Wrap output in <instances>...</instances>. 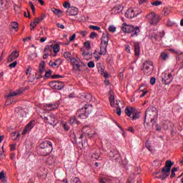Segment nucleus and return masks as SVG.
Instances as JSON below:
<instances>
[{"mask_svg":"<svg viewBox=\"0 0 183 183\" xmlns=\"http://www.w3.org/2000/svg\"><path fill=\"white\" fill-rule=\"evenodd\" d=\"M52 149H54L52 147V142L50 141H44L40 143L38 147V154L41 155V157H46L52 152Z\"/></svg>","mask_w":183,"mask_h":183,"instance_id":"obj_1","label":"nucleus"},{"mask_svg":"<svg viewBox=\"0 0 183 183\" xmlns=\"http://www.w3.org/2000/svg\"><path fill=\"white\" fill-rule=\"evenodd\" d=\"M158 118L157 107H149L145 112L144 122H154Z\"/></svg>","mask_w":183,"mask_h":183,"instance_id":"obj_2","label":"nucleus"},{"mask_svg":"<svg viewBox=\"0 0 183 183\" xmlns=\"http://www.w3.org/2000/svg\"><path fill=\"white\" fill-rule=\"evenodd\" d=\"M94 107L91 104H85L81 109H79L76 112V115L81 119H86L89 116V114L92 112Z\"/></svg>","mask_w":183,"mask_h":183,"instance_id":"obj_3","label":"nucleus"},{"mask_svg":"<svg viewBox=\"0 0 183 183\" xmlns=\"http://www.w3.org/2000/svg\"><path fill=\"white\" fill-rule=\"evenodd\" d=\"M109 36H111V34L109 33H103L101 38L100 51L99 53V55H106L108 42H109Z\"/></svg>","mask_w":183,"mask_h":183,"instance_id":"obj_4","label":"nucleus"},{"mask_svg":"<svg viewBox=\"0 0 183 183\" xmlns=\"http://www.w3.org/2000/svg\"><path fill=\"white\" fill-rule=\"evenodd\" d=\"M40 117L43 119L44 122L49 124L50 125H56L58 124V120L55 114L50 113L48 115L44 112L40 115Z\"/></svg>","mask_w":183,"mask_h":183,"instance_id":"obj_5","label":"nucleus"},{"mask_svg":"<svg viewBox=\"0 0 183 183\" xmlns=\"http://www.w3.org/2000/svg\"><path fill=\"white\" fill-rule=\"evenodd\" d=\"M143 71L144 75L147 76L152 74V71H154V64L151 61H146L143 64Z\"/></svg>","mask_w":183,"mask_h":183,"instance_id":"obj_6","label":"nucleus"},{"mask_svg":"<svg viewBox=\"0 0 183 183\" xmlns=\"http://www.w3.org/2000/svg\"><path fill=\"white\" fill-rule=\"evenodd\" d=\"M174 79V77L172 76V74L169 73H162V81L164 85H169L171 82H172V80Z\"/></svg>","mask_w":183,"mask_h":183,"instance_id":"obj_7","label":"nucleus"},{"mask_svg":"<svg viewBox=\"0 0 183 183\" xmlns=\"http://www.w3.org/2000/svg\"><path fill=\"white\" fill-rule=\"evenodd\" d=\"M49 86L52 88V89H57V91H61V89H64V82L59 81H52L49 84Z\"/></svg>","mask_w":183,"mask_h":183,"instance_id":"obj_8","label":"nucleus"},{"mask_svg":"<svg viewBox=\"0 0 183 183\" xmlns=\"http://www.w3.org/2000/svg\"><path fill=\"white\" fill-rule=\"evenodd\" d=\"M125 114H127V117H131L132 115V119H138L139 118V114L135 113V109L134 107H127L124 110Z\"/></svg>","mask_w":183,"mask_h":183,"instance_id":"obj_9","label":"nucleus"},{"mask_svg":"<svg viewBox=\"0 0 183 183\" xmlns=\"http://www.w3.org/2000/svg\"><path fill=\"white\" fill-rule=\"evenodd\" d=\"M149 22L151 25H157L159 21H160L161 18L159 16H157L154 12H152L148 15Z\"/></svg>","mask_w":183,"mask_h":183,"instance_id":"obj_10","label":"nucleus"},{"mask_svg":"<svg viewBox=\"0 0 183 183\" xmlns=\"http://www.w3.org/2000/svg\"><path fill=\"white\" fill-rule=\"evenodd\" d=\"M45 61H41L39 66V70L36 72V79H41L44 76V72H45Z\"/></svg>","mask_w":183,"mask_h":183,"instance_id":"obj_11","label":"nucleus"},{"mask_svg":"<svg viewBox=\"0 0 183 183\" xmlns=\"http://www.w3.org/2000/svg\"><path fill=\"white\" fill-rule=\"evenodd\" d=\"M138 16V12H137V9H129L124 14V16L129 19H132L135 16Z\"/></svg>","mask_w":183,"mask_h":183,"instance_id":"obj_12","label":"nucleus"},{"mask_svg":"<svg viewBox=\"0 0 183 183\" xmlns=\"http://www.w3.org/2000/svg\"><path fill=\"white\" fill-rule=\"evenodd\" d=\"M75 71H79V72H84L85 69H86V64H84V62L79 61L75 66H73Z\"/></svg>","mask_w":183,"mask_h":183,"instance_id":"obj_13","label":"nucleus"},{"mask_svg":"<svg viewBox=\"0 0 183 183\" xmlns=\"http://www.w3.org/2000/svg\"><path fill=\"white\" fill-rule=\"evenodd\" d=\"M162 174L159 175V177H156V178H158L159 179H162V181H164L167 177H169V174H171V170H168V169L162 168Z\"/></svg>","mask_w":183,"mask_h":183,"instance_id":"obj_14","label":"nucleus"},{"mask_svg":"<svg viewBox=\"0 0 183 183\" xmlns=\"http://www.w3.org/2000/svg\"><path fill=\"white\" fill-rule=\"evenodd\" d=\"M58 107H59V103H51L44 105V109H45L46 111H54V109H56Z\"/></svg>","mask_w":183,"mask_h":183,"instance_id":"obj_15","label":"nucleus"},{"mask_svg":"<svg viewBox=\"0 0 183 183\" xmlns=\"http://www.w3.org/2000/svg\"><path fill=\"white\" fill-rule=\"evenodd\" d=\"M133 25H128L127 23H123L121 29L124 34H129L131 30L133 29Z\"/></svg>","mask_w":183,"mask_h":183,"instance_id":"obj_16","label":"nucleus"},{"mask_svg":"<svg viewBox=\"0 0 183 183\" xmlns=\"http://www.w3.org/2000/svg\"><path fill=\"white\" fill-rule=\"evenodd\" d=\"M34 127H35V121H31L23 130V135L28 134V132H29V131H31Z\"/></svg>","mask_w":183,"mask_h":183,"instance_id":"obj_17","label":"nucleus"},{"mask_svg":"<svg viewBox=\"0 0 183 183\" xmlns=\"http://www.w3.org/2000/svg\"><path fill=\"white\" fill-rule=\"evenodd\" d=\"M78 8L76 7H71L70 9H68L66 11V15H70L71 16H74L75 15H78Z\"/></svg>","mask_w":183,"mask_h":183,"instance_id":"obj_18","label":"nucleus"},{"mask_svg":"<svg viewBox=\"0 0 183 183\" xmlns=\"http://www.w3.org/2000/svg\"><path fill=\"white\" fill-rule=\"evenodd\" d=\"M62 64V59H57L54 61H50L49 65L52 68H59V65Z\"/></svg>","mask_w":183,"mask_h":183,"instance_id":"obj_19","label":"nucleus"},{"mask_svg":"<svg viewBox=\"0 0 183 183\" xmlns=\"http://www.w3.org/2000/svg\"><path fill=\"white\" fill-rule=\"evenodd\" d=\"M132 28L133 29L131 30V32L129 34H131V36H132L133 38H137V36L139 35V32H141V30H139V26H132Z\"/></svg>","mask_w":183,"mask_h":183,"instance_id":"obj_20","label":"nucleus"},{"mask_svg":"<svg viewBox=\"0 0 183 183\" xmlns=\"http://www.w3.org/2000/svg\"><path fill=\"white\" fill-rule=\"evenodd\" d=\"M124 11V6L121 4L116 5L112 9V14H119V12H122Z\"/></svg>","mask_w":183,"mask_h":183,"instance_id":"obj_21","label":"nucleus"},{"mask_svg":"<svg viewBox=\"0 0 183 183\" xmlns=\"http://www.w3.org/2000/svg\"><path fill=\"white\" fill-rule=\"evenodd\" d=\"M134 54L136 56H139L141 54V46L139 45V43L135 42L134 44Z\"/></svg>","mask_w":183,"mask_h":183,"instance_id":"obj_22","label":"nucleus"},{"mask_svg":"<svg viewBox=\"0 0 183 183\" xmlns=\"http://www.w3.org/2000/svg\"><path fill=\"white\" fill-rule=\"evenodd\" d=\"M22 94V90H16L15 92H11L8 94L7 98H11V97H16Z\"/></svg>","mask_w":183,"mask_h":183,"instance_id":"obj_23","label":"nucleus"},{"mask_svg":"<svg viewBox=\"0 0 183 183\" xmlns=\"http://www.w3.org/2000/svg\"><path fill=\"white\" fill-rule=\"evenodd\" d=\"M169 53L167 51H164L160 54V58L162 59V61H167L168 58H169Z\"/></svg>","mask_w":183,"mask_h":183,"instance_id":"obj_24","label":"nucleus"},{"mask_svg":"<svg viewBox=\"0 0 183 183\" xmlns=\"http://www.w3.org/2000/svg\"><path fill=\"white\" fill-rule=\"evenodd\" d=\"M109 156L110 158H118V152L116 149L111 150Z\"/></svg>","mask_w":183,"mask_h":183,"instance_id":"obj_25","label":"nucleus"},{"mask_svg":"<svg viewBox=\"0 0 183 183\" xmlns=\"http://www.w3.org/2000/svg\"><path fill=\"white\" fill-rule=\"evenodd\" d=\"M69 124H71V125H78L79 124V121L76 120V117H71L69 119Z\"/></svg>","mask_w":183,"mask_h":183,"instance_id":"obj_26","label":"nucleus"},{"mask_svg":"<svg viewBox=\"0 0 183 183\" xmlns=\"http://www.w3.org/2000/svg\"><path fill=\"white\" fill-rule=\"evenodd\" d=\"M172 165H174V163H172V162H171L170 160H167L166 162L165 166L163 168L171 171V167H172Z\"/></svg>","mask_w":183,"mask_h":183,"instance_id":"obj_27","label":"nucleus"},{"mask_svg":"<svg viewBox=\"0 0 183 183\" xmlns=\"http://www.w3.org/2000/svg\"><path fill=\"white\" fill-rule=\"evenodd\" d=\"M81 60L79 59H76L74 57H71V59H69V62H71L72 64L73 67L76 65V64Z\"/></svg>","mask_w":183,"mask_h":183,"instance_id":"obj_28","label":"nucleus"},{"mask_svg":"<svg viewBox=\"0 0 183 183\" xmlns=\"http://www.w3.org/2000/svg\"><path fill=\"white\" fill-rule=\"evenodd\" d=\"M64 56L69 62V60L72 58V54L69 51H66L64 53Z\"/></svg>","mask_w":183,"mask_h":183,"instance_id":"obj_29","label":"nucleus"},{"mask_svg":"<svg viewBox=\"0 0 183 183\" xmlns=\"http://www.w3.org/2000/svg\"><path fill=\"white\" fill-rule=\"evenodd\" d=\"M21 134L16 132H13L11 134V137L13 141H16V139H18V138H19Z\"/></svg>","mask_w":183,"mask_h":183,"instance_id":"obj_30","label":"nucleus"},{"mask_svg":"<svg viewBox=\"0 0 183 183\" xmlns=\"http://www.w3.org/2000/svg\"><path fill=\"white\" fill-rule=\"evenodd\" d=\"M44 52L51 55V54H52V45L46 46L44 48Z\"/></svg>","mask_w":183,"mask_h":183,"instance_id":"obj_31","label":"nucleus"},{"mask_svg":"<svg viewBox=\"0 0 183 183\" xmlns=\"http://www.w3.org/2000/svg\"><path fill=\"white\" fill-rule=\"evenodd\" d=\"M83 56H84V59H88V58H91V53L89 52V50L85 49L82 53ZM88 56V58L86 57Z\"/></svg>","mask_w":183,"mask_h":183,"instance_id":"obj_32","label":"nucleus"},{"mask_svg":"<svg viewBox=\"0 0 183 183\" xmlns=\"http://www.w3.org/2000/svg\"><path fill=\"white\" fill-rule=\"evenodd\" d=\"M39 24H41V21H39V19L35 18L34 21L31 23L30 26H32L34 25L36 26L37 25H39Z\"/></svg>","mask_w":183,"mask_h":183,"instance_id":"obj_33","label":"nucleus"},{"mask_svg":"<svg viewBox=\"0 0 183 183\" xmlns=\"http://www.w3.org/2000/svg\"><path fill=\"white\" fill-rule=\"evenodd\" d=\"M52 51L54 54H58V52H59V46L58 44L52 46Z\"/></svg>","mask_w":183,"mask_h":183,"instance_id":"obj_34","label":"nucleus"},{"mask_svg":"<svg viewBox=\"0 0 183 183\" xmlns=\"http://www.w3.org/2000/svg\"><path fill=\"white\" fill-rule=\"evenodd\" d=\"M51 74H52V70H48L46 71L45 74L43 75V78L48 79V78L51 76Z\"/></svg>","mask_w":183,"mask_h":183,"instance_id":"obj_35","label":"nucleus"},{"mask_svg":"<svg viewBox=\"0 0 183 183\" xmlns=\"http://www.w3.org/2000/svg\"><path fill=\"white\" fill-rule=\"evenodd\" d=\"M99 183H108V182H109V180L107 177H101L99 179Z\"/></svg>","mask_w":183,"mask_h":183,"instance_id":"obj_36","label":"nucleus"},{"mask_svg":"<svg viewBox=\"0 0 183 183\" xmlns=\"http://www.w3.org/2000/svg\"><path fill=\"white\" fill-rule=\"evenodd\" d=\"M89 28L90 29H93V31H99V29H101V27L98 26H94V25L89 26Z\"/></svg>","mask_w":183,"mask_h":183,"instance_id":"obj_37","label":"nucleus"},{"mask_svg":"<svg viewBox=\"0 0 183 183\" xmlns=\"http://www.w3.org/2000/svg\"><path fill=\"white\" fill-rule=\"evenodd\" d=\"M84 48L86 51H89V49H91V43H89V41L85 42Z\"/></svg>","mask_w":183,"mask_h":183,"instance_id":"obj_38","label":"nucleus"},{"mask_svg":"<svg viewBox=\"0 0 183 183\" xmlns=\"http://www.w3.org/2000/svg\"><path fill=\"white\" fill-rule=\"evenodd\" d=\"M109 31L114 34V32L117 31V27H115V26H109Z\"/></svg>","mask_w":183,"mask_h":183,"instance_id":"obj_39","label":"nucleus"},{"mask_svg":"<svg viewBox=\"0 0 183 183\" xmlns=\"http://www.w3.org/2000/svg\"><path fill=\"white\" fill-rule=\"evenodd\" d=\"M71 182H72V183H81V180L78 177H73L71 179Z\"/></svg>","mask_w":183,"mask_h":183,"instance_id":"obj_40","label":"nucleus"},{"mask_svg":"<svg viewBox=\"0 0 183 183\" xmlns=\"http://www.w3.org/2000/svg\"><path fill=\"white\" fill-rule=\"evenodd\" d=\"M11 27H13L14 29H15L16 31H18V26H19L18 23L14 21L11 24Z\"/></svg>","mask_w":183,"mask_h":183,"instance_id":"obj_41","label":"nucleus"},{"mask_svg":"<svg viewBox=\"0 0 183 183\" xmlns=\"http://www.w3.org/2000/svg\"><path fill=\"white\" fill-rule=\"evenodd\" d=\"M11 55L14 57V59H16L19 56V53L18 51H13Z\"/></svg>","mask_w":183,"mask_h":183,"instance_id":"obj_42","label":"nucleus"},{"mask_svg":"<svg viewBox=\"0 0 183 183\" xmlns=\"http://www.w3.org/2000/svg\"><path fill=\"white\" fill-rule=\"evenodd\" d=\"M87 66L89 68H95V63H94V61H90L88 62Z\"/></svg>","mask_w":183,"mask_h":183,"instance_id":"obj_43","label":"nucleus"},{"mask_svg":"<svg viewBox=\"0 0 183 183\" xmlns=\"http://www.w3.org/2000/svg\"><path fill=\"white\" fill-rule=\"evenodd\" d=\"M53 12L55 14V15H59L60 14H62V11L58 9H54Z\"/></svg>","mask_w":183,"mask_h":183,"instance_id":"obj_44","label":"nucleus"},{"mask_svg":"<svg viewBox=\"0 0 183 183\" xmlns=\"http://www.w3.org/2000/svg\"><path fill=\"white\" fill-rule=\"evenodd\" d=\"M86 135H87V137H89V138H95L96 134H95V132H92V133L87 132Z\"/></svg>","mask_w":183,"mask_h":183,"instance_id":"obj_45","label":"nucleus"},{"mask_svg":"<svg viewBox=\"0 0 183 183\" xmlns=\"http://www.w3.org/2000/svg\"><path fill=\"white\" fill-rule=\"evenodd\" d=\"M5 9V5L4 4V1L0 0V11H4Z\"/></svg>","mask_w":183,"mask_h":183,"instance_id":"obj_46","label":"nucleus"},{"mask_svg":"<svg viewBox=\"0 0 183 183\" xmlns=\"http://www.w3.org/2000/svg\"><path fill=\"white\" fill-rule=\"evenodd\" d=\"M114 112H116V114H117V115L119 116V117H120V115H121V107H118V108H117V109H115L114 110Z\"/></svg>","mask_w":183,"mask_h":183,"instance_id":"obj_47","label":"nucleus"},{"mask_svg":"<svg viewBox=\"0 0 183 183\" xmlns=\"http://www.w3.org/2000/svg\"><path fill=\"white\" fill-rule=\"evenodd\" d=\"M92 158H93L94 159H99V154H98V153H93V154L92 155Z\"/></svg>","mask_w":183,"mask_h":183,"instance_id":"obj_48","label":"nucleus"},{"mask_svg":"<svg viewBox=\"0 0 183 183\" xmlns=\"http://www.w3.org/2000/svg\"><path fill=\"white\" fill-rule=\"evenodd\" d=\"M29 6L31 8V11L33 14H35V6H34V4L32 3V1H29Z\"/></svg>","mask_w":183,"mask_h":183,"instance_id":"obj_49","label":"nucleus"},{"mask_svg":"<svg viewBox=\"0 0 183 183\" xmlns=\"http://www.w3.org/2000/svg\"><path fill=\"white\" fill-rule=\"evenodd\" d=\"M56 26L57 28H60L61 29H65V26L64 24H61V23H56Z\"/></svg>","mask_w":183,"mask_h":183,"instance_id":"obj_50","label":"nucleus"},{"mask_svg":"<svg viewBox=\"0 0 183 183\" xmlns=\"http://www.w3.org/2000/svg\"><path fill=\"white\" fill-rule=\"evenodd\" d=\"M155 82H157V79H155V77H152L150 79L151 85H155Z\"/></svg>","mask_w":183,"mask_h":183,"instance_id":"obj_51","label":"nucleus"},{"mask_svg":"<svg viewBox=\"0 0 183 183\" xmlns=\"http://www.w3.org/2000/svg\"><path fill=\"white\" fill-rule=\"evenodd\" d=\"M18 62L17 61H14L13 63H11L9 66V68H15Z\"/></svg>","mask_w":183,"mask_h":183,"instance_id":"obj_52","label":"nucleus"},{"mask_svg":"<svg viewBox=\"0 0 183 183\" xmlns=\"http://www.w3.org/2000/svg\"><path fill=\"white\" fill-rule=\"evenodd\" d=\"M86 99L87 102H90L92 100V96L91 94L86 95Z\"/></svg>","mask_w":183,"mask_h":183,"instance_id":"obj_53","label":"nucleus"},{"mask_svg":"<svg viewBox=\"0 0 183 183\" xmlns=\"http://www.w3.org/2000/svg\"><path fill=\"white\" fill-rule=\"evenodd\" d=\"M152 5H154V6H158V5H161V4H162V1H155L154 2L152 3Z\"/></svg>","mask_w":183,"mask_h":183,"instance_id":"obj_54","label":"nucleus"},{"mask_svg":"<svg viewBox=\"0 0 183 183\" xmlns=\"http://www.w3.org/2000/svg\"><path fill=\"white\" fill-rule=\"evenodd\" d=\"M52 79H58V78H64L63 76H59L58 74H54L51 76Z\"/></svg>","mask_w":183,"mask_h":183,"instance_id":"obj_55","label":"nucleus"},{"mask_svg":"<svg viewBox=\"0 0 183 183\" xmlns=\"http://www.w3.org/2000/svg\"><path fill=\"white\" fill-rule=\"evenodd\" d=\"M162 127L164 129H168V128H169V127L168 126V122H165L164 123H163Z\"/></svg>","mask_w":183,"mask_h":183,"instance_id":"obj_56","label":"nucleus"},{"mask_svg":"<svg viewBox=\"0 0 183 183\" xmlns=\"http://www.w3.org/2000/svg\"><path fill=\"white\" fill-rule=\"evenodd\" d=\"M63 128L65 131H69V126H68V124L66 123L63 124Z\"/></svg>","mask_w":183,"mask_h":183,"instance_id":"obj_57","label":"nucleus"},{"mask_svg":"<svg viewBox=\"0 0 183 183\" xmlns=\"http://www.w3.org/2000/svg\"><path fill=\"white\" fill-rule=\"evenodd\" d=\"M86 129H89V127L88 126H84L82 129L81 132H83V134H86Z\"/></svg>","mask_w":183,"mask_h":183,"instance_id":"obj_58","label":"nucleus"},{"mask_svg":"<svg viewBox=\"0 0 183 183\" xmlns=\"http://www.w3.org/2000/svg\"><path fill=\"white\" fill-rule=\"evenodd\" d=\"M97 35H98V34H97L95 32H92L90 34L89 38H91V39H94V38H95V36H97Z\"/></svg>","mask_w":183,"mask_h":183,"instance_id":"obj_59","label":"nucleus"},{"mask_svg":"<svg viewBox=\"0 0 183 183\" xmlns=\"http://www.w3.org/2000/svg\"><path fill=\"white\" fill-rule=\"evenodd\" d=\"M64 8H69L71 6V4L68 1H65L64 4H63Z\"/></svg>","mask_w":183,"mask_h":183,"instance_id":"obj_60","label":"nucleus"},{"mask_svg":"<svg viewBox=\"0 0 183 183\" xmlns=\"http://www.w3.org/2000/svg\"><path fill=\"white\" fill-rule=\"evenodd\" d=\"M125 51L128 52L129 54L131 52V47L129 45L125 46Z\"/></svg>","mask_w":183,"mask_h":183,"instance_id":"obj_61","label":"nucleus"},{"mask_svg":"<svg viewBox=\"0 0 183 183\" xmlns=\"http://www.w3.org/2000/svg\"><path fill=\"white\" fill-rule=\"evenodd\" d=\"M15 59L11 56V54H10L9 56V58L7 59V62H12V61H14Z\"/></svg>","mask_w":183,"mask_h":183,"instance_id":"obj_62","label":"nucleus"},{"mask_svg":"<svg viewBox=\"0 0 183 183\" xmlns=\"http://www.w3.org/2000/svg\"><path fill=\"white\" fill-rule=\"evenodd\" d=\"M16 149V144H11V146H10L11 151H15Z\"/></svg>","mask_w":183,"mask_h":183,"instance_id":"obj_63","label":"nucleus"},{"mask_svg":"<svg viewBox=\"0 0 183 183\" xmlns=\"http://www.w3.org/2000/svg\"><path fill=\"white\" fill-rule=\"evenodd\" d=\"M5 178V174L4 172H0V179H4Z\"/></svg>","mask_w":183,"mask_h":183,"instance_id":"obj_64","label":"nucleus"}]
</instances>
